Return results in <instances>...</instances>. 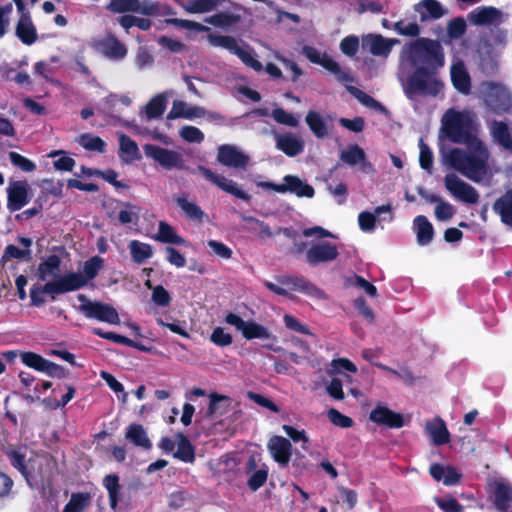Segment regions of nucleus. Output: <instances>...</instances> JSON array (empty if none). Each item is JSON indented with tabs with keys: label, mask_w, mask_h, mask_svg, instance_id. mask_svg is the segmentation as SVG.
Wrapping results in <instances>:
<instances>
[{
	"label": "nucleus",
	"mask_w": 512,
	"mask_h": 512,
	"mask_svg": "<svg viewBox=\"0 0 512 512\" xmlns=\"http://www.w3.org/2000/svg\"><path fill=\"white\" fill-rule=\"evenodd\" d=\"M208 39L211 45L216 47H222L236 56L243 46L240 45L239 42L231 36L210 35Z\"/></svg>",
	"instance_id": "79ce46f5"
},
{
	"label": "nucleus",
	"mask_w": 512,
	"mask_h": 512,
	"mask_svg": "<svg viewBox=\"0 0 512 512\" xmlns=\"http://www.w3.org/2000/svg\"><path fill=\"white\" fill-rule=\"evenodd\" d=\"M239 464L235 452H228L216 460L209 462V467L215 476L223 477L230 482L234 479L235 470Z\"/></svg>",
	"instance_id": "a211bd4d"
},
{
	"label": "nucleus",
	"mask_w": 512,
	"mask_h": 512,
	"mask_svg": "<svg viewBox=\"0 0 512 512\" xmlns=\"http://www.w3.org/2000/svg\"><path fill=\"white\" fill-rule=\"evenodd\" d=\"M206 115V110L200 106H191L181 100H175L172 108L167 115L168 119L185 118L193 120Z\"/></svg>",
	"instance_id": "5701e85b"
},
{
	"label": "nucleus",
	"mask_w": 512,
	"mask_h": 512,
	"mask_svg": "<svg viewBox=\"0 0 512 512\" xmlns=\"http://www.w3.org/2000/svg\"><path fill=\"white\" fill-rule=\"evenodd\" d=\"M102 265H103V260L98 256H95L85 262L81 273H82V277H84V279H85L86 284L88 283V281H90L97 275V273L101 269Z\"/></svg>",
	"instance_id": "13d9d810"
},
{
	"label": "nucleus",
	"mask_w": 512,
	"mask_h": 512,
	"mask_svg": "<svg viewBox=\"0 0 512 512\" xmlns=\"http://www.w3.org/2000/svg\"><path fill=\"white\" fill-rule=\"evenodd\" d=\"M92 503V498L88 492L72 493L69 501L64 506L63 512H84Z\"/></svg>",
	"instance_id": "72a5a7b5"
},
{
	"label": "nucleus",
	"mask_w": 512,
	"mask_h": 512,
	"mask_svg": "<svg viewBox=\"0 0 512 512\" xmlns=\"http://www.w3.org/2000/svg\"><path fill=\"white\" fill-rule=\"evenodd\" d=\"M225 321L227 324L234 326L238 331H240L242 336L247 340H266L272 337L271 332L263 325L253 321H244L240 316L234 313H228Z\"/></svg>",
	"instance_id": "9b49d317"
},
{
	"label": "nucleus",
	"mask_w": 512,
	"mask_h": 512,
	"mask_svg": "<svg viewBox=\"0 0 512 512\" xmlns=\"http://www.w3.org/2000/svg\"><path fill=\"white\" fill-rule=\"evenodd\" d=\"M224 0H180L181 6L190 13H205L213 10Z\"/></svg>",
	"instance_id": "4c0bfd02"
},
{
	"label": "nucleus",
	"mask_w": 512,
	"mask_h": 512,
	"mask_svg": "<svg viewBox=\"0 0 512 512\" xmlns=\"http://www.w3.org/2000/svg\"><path fill=\"white\" fill-rule=\"evenodd\" d=\"M416 229L417 243L419 245H427L431 242L434 234L433 226L425 216H417L414 219Z\"/></svg>",
	"instance_id": "f704fd0d"
},
{
	"label": "nucleus",
	"mask_w": 512,
	"mask_h": 512,
	"mask_svg": "<svg viewBox=\"0 0 512 512\" xmlns=\"http://www.w3.org/2000/svg\"><path fill=\"white\" fill-rule=\"evenodd\" d=\"M399 43L397 39L385 38L380 34H367L361 39L363 50L368 51L374 56L387 58L395 44Z\"/></svg>",
	"instance_id": "2eb2a0df"
},
{
	"label": "nucleus",
	"mask_w": 512,
	"mask_h": 512,
	"mask_svg": "<svg viewBox=\"0 0 512 512\" xmlns=\"http://www.w3.org/2000/svg\"><path fill=\"white\" fill-rule=\"evenodd\" d=\"M393 29L400 35L414 37L420 33V28L415 22L398 21L393 24Z\"/></svg>",
	"instance_id": "338daca9"
},
{
	"label": "nucleus",
	"mask_w": 512,
	"mask_h": 512,
	"mask_svg": "<svg viewBox=\"0 0 512 512\" xmlns=\"http://www.w3.org/2000/svg\"><path fill=\"white\" fill-rule=\"evenodd\" d=\"M424 433L430 442L435 446H442L449 442L450 433L444 420L440 417H433L424 423Z\"/></svg>",
	"instance_id": "6ab92c4d"
},
{
	"label": "nucleus",
	"mask_w": 512,
	"mask_h": 512,
	"mask_svg": "<svg viewBox=\"0 0 512 512\" xmlns=\"http://www.w3.org/2000/svg\"><path fill=\"white\" fill-rule=\"evenodd\" d=\"M430 474L436 481H442L446 486H453L460 482L461 474L452 466H443L433 463L430 466Z\"/></svg>",
	"instance_id": "cd10ccee"
},
{
	"label": "nucleus",
	"mask_w": 512,
	"mask_h": 512,
	"mask_svg": "<svg viewBox=\"0 0 512 512\" xmlns=\"http://www.w3.org/2000/svg\"><path fill=\"white\" fill-rule=\"evenodd\" d=\"M489 129L493 139L512 153V133L508 125L505 122L492 121L489 124Z\"/></svg>",
	"instance_id": "c85d7f7f"
},
{
	"label": "nucleus",
	"mask_w": 512,
	"mask_h": 512,
	"mask_svg": "<svg viewBox=\"0 0 512 512\" xmlns=\"http://www.w3.org/2000/svg\"><path fill=\"white\" fill-rule=\"evenodd\" d=\"M79 143L90 151H98L101 153L105 151V142L100 137L91 134H83L79 139Z\"/></svg>",
	"instance_id": "bf43d9fd"
},
{
	"label": "nucleus",
	"mask_w": 512,
	"mask_h": 512,
	"mask_svg": "<svg viewBox=\"0 0 512 512\" xmlns=\"http://www.w3.org/2000/svg\"><path fill=\"white\" fill-rule=\"evenodd\" d=\"M436 69L415 70L406 81L399 75L405 95L414 99L416 95L437 96L443 89V82L437 77Z\"/></svg>",
	"instance_id": "7ed1b4c3"
},
{
	"label": "nucleus",
	"mask_w": 512,
	"mask_h": 512,
	"mask_svg": "<svg viewBox=\"0 0 512 512\" xmlns=\"http://www.w3.org/2000/svg\"><path fill=\"white\" fill-rule=\"evenodd\" d=\"M129 249L132 259L136 263H143L153 255L152 247L138 240H132L129 243Z\"/></svg>",
	"instance_id": "a19ab883"
},
{
	"label": "nucleus",
	"mask_w": 512,
	"mask_h": 512,
	"mask_svg": "<svg viewBox=\"0 0 512 512\" xmlns=\"http://www.w3.org/2000/svg\"><path fill=\"white\" fill-rule=\"evenodd\" d=\"M230 403L231 399L227 396L211 394L207 416L223 415L228 410Z\"/></svg>",
	"instance_id": "09e8293b"
},
{
	"label": "nucleus",
	"mask_w": 512,
	"mask_h": 512,
	"mask_svg": "<svg viewBox=\"0 0 512 512\" xmlns=\"http://www.w3.org/2000/svg\"><path fill=\"white\" fill-rule=\"evenodd\" d=\"M276 148L289 157H295L303 152L304 140L291 132H273Z\"/></svg>",
	"instance_id": "aec40b11"
},
{
	"label": "nucleus",
	"mask_w": 512,
	"mask_h": 512,
	"mask_svg": "<svg viewBox=\"0 0 512 512\" xmlns=\"http://www.w3.org/2000/svg\"><path fill=\"white\" fill-rule=\"evenodd\" d=\"M179 136L189 143H201L204 140V133L197 127L185 125L180 128Z\"/></svg>",
	"instance_id": "4d7b16f0"
},
{
	"label": "nucleus",
	"mask_w": 512,
	"mask_h": 512,
	"mask_svg": "<svg viewBox=\"0 0 512 512\" xmlns=\"http://www.w3.org/2000/svg\"><path fill=\"white\" fill-rule=\"evenodd\" d=\"M303 253L305 254V261L312 266L332 262L339 256L337 246L324 240L309 244L306 242V249Z\"/></svg>",
	"instance_id": "6e6552de"
},
{
	"label": "nucleus",
	"mask_w": 512,
	"mask_h": 512,
	"mask_svg": "<svg viewBox=\"0 0 512 512\" xmlns=\"http://www.w3.org/2000/svg\"><path fill=\"white\" fill-rule=\"evenodd\" d=\"M422 21L436 20L448 13L447 9L437 0H421L414 6Z\"/></svg>",
	"instance_id": "a878e982"
},
{
	"label": "nucleus",
	"mask_w": 512,
	"mask_h": 512,
	"mask_svg": "<svg viewBox=\"0 0 512 512\" xmlns=\"http://www.w3.org/2000/svg\"><path fill=\"white\" fill-rule=\"evenodd\" d=\"M467 19L476 26L499 25L503 22V13L493 6H482L469 12Z\"/></svg>",
	"instance_id": "f3484780"
},
{
	"label": "nucleus",
	"mask_w": 512,
	"mask_h": 512,
	"mask_svg": "<svg viewBox=\"0 0 512 512\" xmlns=\"http://www.w3.org/2000/svg\"><path fill=\"white\" fill-rule=\"evenodd\" d=\"M101 52L110 59L121 60L127 55V48L114 36H107L100 43Z\"/></svg>",
	"instance_id": "c756f323"
},
{
	"label": "nucleus",
	"mask_w": 512,
	"mask_h": 512,
	"mask_svg": "<svg viewBox=\"0 0 512 512\" xmlns=\"http://www.w3.org/2000/svg\"><path fill=\"white\" fill-rule=\"evenodd\" d=\"M269 471V466L259 454L254 453L250 455L244 466L247 488L251 492H256L262 488L268 480Z\"/></svg>",
	"instance_id": "39448f33"
},
{
	"label": "nucleus",
	"mask_w": 512,
	"mask_h": 512,
	"mask_svg": "<svg viewBox=\"0 0 512 512\" xmlns=\"http://www.w3.org/2000/svg\"><path fill=\"white\" fill-rule=\"evenodd\" d=\"M140 209L132 204H122L118 212V220L121 224H136L139 220Z\"/></svg>",
	"instance_id": "603ef678"
},
{
	"label": "nucleus",
	"mask_w": 512,
	"mask_h": 512,
	"mask_svg": "<svg viewBox=\"0 0 512 512\" xmlns=\"http://www.w3.org/2000/svg\"><path fill=\"white\" fill-rule=\"evenodd\" d=\"M155 239L163 243L185 244V240L178 236L174 229L165 222L159 223L158 234Z\"/></svg>",
	"instance_id": "49530a36"
},
{
	"label": "nucleus",
	"mask_w": 512,
	"mask_h": 512,
	"mask_svg": "<svg viewBox=\"0 0 512 512\" xmlns=\"http://www.w3.org/2000/svg\"><path fill=\"white\" fill-rule=\"evenodd\" d=\"M323 68L330 71L335 75L338 81L341 82H352L353 78L346 70L342 69L341 66L333 60L330 56L325 55L321 64Z\"/></svg>",
	"instance_id": "de8ad7c7"
},
{
	"label": "nucleus",
	"mask_w": 512,
	"mask_h": 512,
	"mask_svg": "<svg viewBox=\"0 0 512 512\" xmlns=\"http://www.w3.org/2000/svg\"><path fill=\"white\" fill-rule=\"evenodd\" d=\"M239 17L229 13H218L205 19V22L216 27L227 28L237 23Z\"/></svg>",
	"instance_id": "864d4df0"
},
{
	"label": "nucleus",
	"mask_w": 512,
	"mask_h": 512,
	"mask_svg": "<svg viewBox=\"0 0 512 512\" xmlns=\"http://www.w3.org/2000/svg\"><path fill=\"white\" fill-rule=\"evenodd\" d=\"M197 170L203 175V177L216 185L221 190L239 198L244 201L250 200V195L240 189L238 184L223 175L214 173L211 169L205 166H198Z\"/></svg>",
	"instance_id": "ddd939ff"
},
{
	"label": "nucleus",
	"mask_w": 512,
	"mask_h": 512,
	"mask_svg": "<svg viewBox=\"0 0 512 512\" xmlns=\"http://www.w3.org/2000/svg\"><path fill=\"white\" fill-rule=\"evenodd\" d=\"M237 56L246 66L257 72L262 71L264 68L262 63L257 59L255 51L247 45L242 46Z\"/></svg>",
	"instance_id": "3c124183"
},
{
	"label": "nucleus",
	"mask_w": 512,
	"mask_h": 512,
	"mask_svg": "<svg viewBox=\"0 0 512 512\" xmlns=\"http://www.w3.org/2000/svg\"><path fill=\"white\" fill-rule=\"evenodd\" d=\"M107 9L113 13L135 12L138 0H110Z\"/></svg>",
	"instance_id": "6e6d98bb"
},
{
	"label": "nucleus",
	"mask_w": 512,
	"mask_h": 512,
	"mask_svg": "<svg viewBox=\"0 0 512 512\" xmlns=\"http://www.w3.org/2000/svg\"><path fill=\"white\" fill-rule=\"evenodd\" d=\"M15 34L25 45H32L38 40V33L31 14L19 17L15 26Z\"/></svg>",
	"instance_id": "b1692460"
},
{
	"label": "nucleus",
	"mask_w": 512,
	"mask_h": 512,
	"mask_svg": "<svg viewBox=\"0 0 512 512\" xmlns=\"http://www.w3.org/2000/svg\"><path fill=\"white\" fill-rule=\"evenodd\" d=\"M86 285L82 273L72 272L64 276H60L58 279L51 281L49 288L55 289L56 294H63L66 292L78 290Z\"/></svg>",
	"instance_id": "4be33fe9"
},
{
	"label": "nucleus",
	"mask_w": 512,
	"mask_h": 512,
	"mask_svg": "<svg viewBox=\"0 0 512 512\" xmlns=\"http://www.w3.org/2000/svg\"><path fill=\"white\" fill-rule=\"evenodd\" d=\"M370 419L378 425L389 428H401L404 425V418L400 413H395L383 406L373 409L370 413Z\"/></svg>",
	"instance_id": "412c9836"
},
{
	"label": "nucleus",
	"mask_w": 512,
	"mask_h": 512,
	"mask_svg": "<svg viewBox=\"0 0 512 512\" xmlns=\"http://www.w3.org/2000/svg\"><path fill=\"white\" fill-rule=\"evenodd\" d=\"M441 122L452 142L466 145V149L453 148L443 152L442 163L474 182L482 181L488 173L490 153L477 136L475 116L468 111L449 109Z\"/></svg>",
	"instance_id": "f257e3e1"
},
{
	"label": "nucleus",
	"mask_w": 512,
	"mask_h": 512,
	"mask_svg": "<svg viewBox=\"0 0 512 512\" xmlns=\"http://www.w3.org/2000/svg\"><path fill=\"white\" fill-rule=\"evenodd\" d=\"M21 360L22 362L37 371L43 372L45 369V365L47 360L44 359L42 356L33 353V352H24L21 354Z\"/></svg>",
	"instance_id": "052dcab7"
},
{
	"label": "nucleus",
	"mask_w": 512,
	"mask_h": 512,
	"mask_svg": "<svg viewBox=\"0 0 512 512\" xmlns=\"http://www.w3.org/2000/svg\"><path fill=\"white\" fill-rule=\"evenodd\" d=\"M450 74L453 86L459 92L469 94L471 89V79L464 63L461 60L453 62Z\"/></svg>",
	"instance_id": "393cba45"
},
{
	"label": "nucleus",
	"mask_w": 512,
	"mask_h": 512,
	"mask_svg": "<svg viewBox=\"0 0 512 512\" xmlns=\"http://www.w3.org/2000/svg\"><path fill=\"white\" fill-rule=\"evenodd\" d=\"M217 161L230 168L246 169L250 158L238 146L224 144L217 149Z\"/></svg>",
	"instance_id": "4468645a"
},
{
	"label": "nucleus",
	"mask_w": 512,
	"mask_h": 512,
	"mask_svg": "<svg viewBox=\"0 0 512 512\" xmlns=\"http://www.w3.org/2000/svg\"><path fill=\"white\" fill-rule=\"evenodd\" d=\"M177 205L182 209L187 217L201 221L205 216V213L201 208L193 201H189L186 197L180 196L176 200Z\"/></svg>",
	"instance_id": "8fccbe9b"
},
{
	"label": "nucleus",
	"mask_w": 512,
	"mask_h": 512,
	"mask_svg": "<svg viewBox=\"0 0 512 512\" xmlns=\"http://www.w3.org/2000/svg\"><path fill=\"white\" fill-rule=\"evenodd\" d=\"M7 455L11 462V465L17 469L21 475L25 478L28 484L31 485V470L30 461L26 462L25 455L20 453V450H7Z\"/></svg>",
	"instance_id": "58836bf2"
},
{
	"label": "nucleus",
	"mask_w": 512,
	"mask_h": 512,
	"mask_svg": "<svg viewBox=\"0 0 512 512\" xmlns=\"http://www.w3.org/2000/svg\"><path fill=\"white\" fill-rule=\"evenodd\" d=\"M419 163L422 169L426 170L428 173H432L433 166V153L429 146L424 143L422 139L419 141Z\"/></svg>",
	"instance_id": "680f3d73"
},
{
	"label": "nucleus",
	"mask_w": 512,
	"mask_h": 512,
	"mask_svg": "<svg viewBox=\"0 0 512 512\" xmlns=\"http://www.w3.org/2000/svg\"><path fill=\"white\" fill-rule=\"evenodd\" d=\"M444 183L446 189L455 199L466 204H476L478 202L479 194L477 190L460 179L456 174H447Z\"/></svg>",
	"instance_id": "1a4fd4ad"
},
{
	"label": "nucleus",
	"mask_w": 512,
	"mask_h": 512,
	"mask_svg": "<svg viewBox=\"0 0 512 512\" xmlns=\"http://www.w3.org/2000/svg\"><path fill=\"white\" fill-rule=\"evenodd\" d=\"M466 32V22L462 17L451 20L447 26V34L451 39H459Z\"/></svg>",
	"instance_id": "0e129e2a"
},
{
	"label": "nucleus",
	"mask_w": 512,
	"mask_h": 512,
	"mask_svg": "<svg viewBox=\"0 0 512 512\" xmlns=\"http://www.w3.org/2000/svg\"><path fill=\"white\" fill-rule=\"evenodd\" d=\"M7 191V208L9 211H18L26 206L33 197V192L25 180L9 181Z\"/></svg>",
	"instance_id": "9d476101"
},
{
	"label": "nucleus",
	"mask_w": 512,
	"mask_h": 512,
	"mask_svg": "<svg viewBox=\"0 0 512 512\" xmlns=\"http://www.w3.org/2000/svg\"><path fill=\"white\" fill-rule=\"evenodd\" d=\"M496 100L493 107L498 112H507L512 109V93L504 87H496L494 91Z\"/></svg>",
	"instance_id": "37998d69"
},
{
	"label": "nucleus",
	"mask_w": 512,
	"mask_h": 512,
	"mask_svg": "<svg viewBox=\"0 0 512 512\" xmlns=\"http://www.w3.org/2000/svg\"><path fill=\"white\" fill-rule=\"evenodd\" d=\"M126 438L135 446L149 448L151 446L147 433L142 425L131 424L126 429Z\"/></svg>",
	"instance_id": "e433bc0d"
},
{
	"label": "nucleus",
	"mask_w": 512,
	"mask_h": 512,
	"mask_svg": "<svg viewBox=\"0 0 512 512\" xmlns=\"http://www.w3.org/2000/svg\"><path fill=\"white\" fill-rule=\"evenodd\" d=\"M91 331L93 334H95L101 338L111 340L115 343L123 344V345L133 347V348H136V349H139L142 351L146 350V348L144 346H142L141 344H139L125 336H121V335L115 334L113 332H104L101 328H93Z\"/></svg>",
	"instance_id": "a18cd8bd"
},
{
	"label": "nucleus",
	"mask_w": 512,
	"mask_h": 512,
	"mask_svg": "<svg viewBox=\"0 0 512 512\" xmlns=\"http://www.w3.org/2000/svg\"><path fill=\"white\" fill-rule=\"evenodd\" d=\"M132 103L126 94H110L102 100V109L110 115L120 112V106L128 107Z\"/></svg>",
	"instance_id": "473e14b6"
},
{
	"label": "nucleus",
	"mask_w": 512,
	"mask_h": 512,
	"mask_svg": "<svg viewBox=\"0 0 512 512\" xmlns=\"http://www.w3.org/2000/svg\"><path fill=\"white\" fill-rule=\"evenodd\" d=\"M493 210L504 224L512 226V189L494 202Z\"/></svg>",
	"instance_id": "2f4dec72"
},
{
	"label": "nucleus",
	"mask_w": 512,
	"mask_h": 512,
	"mask_svg": "<svg viewBox=\"0 0 512 512\" xmlns=\"http://www.w3.org/2000/svg\"><path fill=\"white\" fill-rule=\"evenodd\" d=\"M493 504L498 512H512V485L505 479H494L488 484Z\"/></svg>",
	"instance_id": "f8f14e48"
},
{
	"label": "nucleus",
	"mask_w": 512,
	"mask_h": 512,
	"mask_svg": "<svg viewBox=\"0 0 512 512\" xmlns=\"http://www.w3.org/2000/svg\"><path fill=\"white\" fill-rule=\"evenodd\" d=\"M401 63L419 69H438L444 66L445 58L438 41L418 38L405 44L401 50Z\"/></svg>",
	"instance_id": "f03ea898"
},
{
	"label": "nucleus",
	"mask_w": 512,
	"mask_h": 512,
	"mask_svg": "<svg viewBox=\"0 0 512 512\" xmlns=\"http://www.w3.org/2000/svg\"><path fill=\"white\" fill-rule=\"evenodd\" d=\"M271 116L276 122L290 127H296L299 123L298 119L293 114L288 113L282 108H275L271 112Z\"/></svg>",
	"instance_id": "69168bd1"
},
{
	"label": "nucleus",
	"mask_w": 512,
	"mask_h": 512,
	"mask_svg": "<svg viewBox=\"0 0 512 512\" xmlns=\"http://www.w3.org/2000/svg\"><path fill=\"white\" fill-rule=\"evenodd\" d=\"M210 340L217 346L226 347L232 343L233 338L222 327H216L210 336Z\"/></svg>",
	"instance_id": "774afa93"
},
{
	"label": "nucleus",
	"mask_w": 512,
	"mask_h": 512,
	"mask_svg": "<svg viewBox=\"0 0 512 512\" xmlns=\"http://www.w3.org/2000/svg\"><path fill=\"white\" fill-rule=\"evenodd\" d=\"M60 259L57 256H50L38 267V275L40 280L54 281L60 277Z\"/></svg>",
	"instance_id": "7c9ffc66"
},
{
	"label": "nucleus",
	"mask_w": 512,
	"mask_h": 512,
	"mask_svg": "<svg viewBox=\"0 0 512 512\" xmlns=\"http://www.w3.org/2000/svg\"><path fill=\"white\" fill-rule=\"evenodd\" d=\"M120 157L126 163L140 158L139 149L135 141L125 134L119 135Z\"/></svg>",
	"instance_id": "c9c22d12"
},
{
	"label": "nucleus",
	"mask_w": 512,
	"mask_h": 512,
	"mask_svg": "<svg viewBox=\"0 0 512 512\" xmlns=\"http://www.w3.org/2000/svg\"><path fill=\"white\" fill-rule=\"evenodd\" d=\"M305 121L313 134L319 139L325 138L332 128V125H330L332 117H323L316 111H309L306 115Z\"/></svg>",
	"instance_id": "bb28decb"
},
{
	"label": "nucleus",
	"mask_w": 512,
	"mask_h": 512,
	"mask_svg": "<svg viewBox=\"0 0 512 512\" xmlns=\"http://www.w3.org/2000/svg\"><path fill=\"white\" fill-rule=\"evenodd\" d=\"M435 503L444 512H463L464 506L453 496L435 497Z\"/></svg>",
	"instance_id": "5fc2aeb1"
},
{
	"label": "nucleus",
	"mask_w": 512,
	"mask_h": 512,
	"mask_svg": "<svg viewBox=\"0 0 512 512\" xmlns=\"http://www.w3.org/2000/svg\"><path fill=\"white\" fill-rule=\"evenodd\" d=\"M145 155L153 159L166 170H182L185 168L183 155L175 150H169L153 144L143 146Z\"/></svg>",
	"instance_id": "423d86ee"
},
{
	"label": "nucleus",
	"mask_w": 512,
	"mask_h": 512,
	"mask_svg": "<svg viewBox=\"0 0 512 512\" xmlns=\"http://www.w3.org/2000/svg\"><path fill=\"white\" fill-rule=\"evenodd\" d=\"M81 302L78 310L87 318L96 319L100 322H105L110 325H119L120 317L117 310L110 304L102 303L99 301H91L84 294L77 296Z\"/></svg>",
	"instance_id": "20e7f679"
},
{
	"label": "nucleus",
	"mask_w": 512,
	"mask_h": 512,
	"mask_svg": "<svg viewBox=\"0 0 512 512\" xmlns=\"http://www.w3.org/2000/svg\"><path fill=\"white\" fill-rule=\"evenodd\" d=\"M51 285V281L47 282L44 285L41 284H35L32 286L30 291V298H31V304L33 306H41L45 302V294H48L51 296V298L54 300L57 296L55 289L49 288Z\"/></svg>",
	"instance_id": "ea45409f"
},
{
	"label": "nucleus",
	"mask_w": 512,
	"mask_h": 512,
	"mask_svg": "<svg viewBox=\"0 0 512 512\" xmlns=\"http://www.w3.org/2000/svg\"><path fill=\"white\" fill-rule=\"evenodd\" d=\"M166 109V94L154 96L146 105L145 111L148 119L160 117Z\"/></svg>",
	"instance_id": "c03bdc74"
},
{
	"label": "nucleus",
	"mask_w": 512,
	"mask_h": 512,
	"mask_svg": "<svg viewBox=\"0 0 512 512\" xmlns=\"http://www.w3.org/2000/svg\"><path fill=\"white\" fill-rule=\"evenodd\" d=\"M340 160L349 165H359V169L365 174H374L375 168L368 161L365 151L357 144L348 145L339 153Z\"/></svg>",
	"instance_id": "dca6fc26"
},
{
	"label": "nucleus",
	"mask_w": 512,
	"mask_h": 512,
	"mask_svg": "<svg viewBox=\"0 0 512 512\" xmlns=\"http://www.w3.org/2000/svg\"><path fill=\"white\" fill-rule=\"evenodd\" d=\"M283 180L284 183L282 184L261 181L257 183V186L263 189L273 190L278 193H294L298 197L312 198L315 194L314 188L297 176L286 175Z\"/></svg>",
	"instance_id": "0eeeda50"
},
{
	"label": "nucleus",
	"mask_w": 512,
	"mask_h": 512,
	"mask_svg": "<svg viewBox=\"0 0 512 512\" xmlns=\"http://www.w3.org/2000/svg\"><path fill=\"white\" fill-rule=\"evenodd\" d=\"M348 92L353 95L361 104L374 109H380L381 104L374 98L354 86H346Z\"/></svg>",
	"instance_id": "e2e57ef3"
}]
</instances>
